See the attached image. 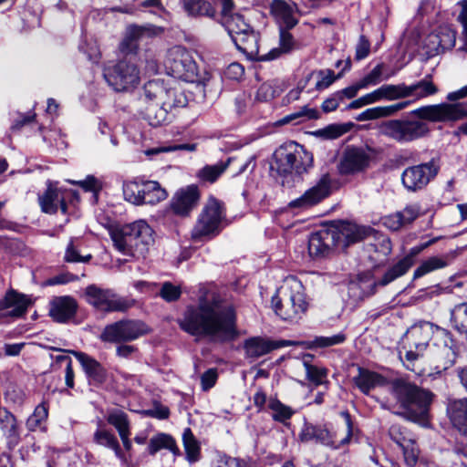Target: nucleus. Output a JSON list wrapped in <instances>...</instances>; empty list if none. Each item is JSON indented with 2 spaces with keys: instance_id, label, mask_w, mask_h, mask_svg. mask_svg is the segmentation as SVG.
<instances>
[{
  "instance_id": "f257e3e1",
  "label": "nucleus",
  "mask_w": 467,
  "mask_h": 467,
  "mask_svg": "<svg viewBox=\"0 0 467 467\" xmlns=\"http://www.w3.org/2000/svg\"><path fill=\"white\" fill-rule=\"evenodd\" d=\"M178 323L186 333L212 342H228L238 336L234 307L213 292L203 293L196 305L188 306Z\"/></svg>"
},
{
  "instance_id": "f03ea898",
  "label": "nucleus",
  "mask_w": 467,
  "mask_h": 467,
  "mask_svg": "<svg viewBox=\"0 0 467 467\" xmlns=\"http://www.w3.org/2000/svg\"><path fill=\"white\" fill-rule=\"evenodd\" d=\"M466 115L467 110L460 104L429 105L412 110L406 118L383 121L379 126V132L398 143L404 144L429 134L431 130L426 121H452Z\"/></svg>"
},
{
  "instance_id": "7ed1b4c3",
  "label": "nucleus",
  "mask_w": 467,
  "mask_h": 467,
  "mask_svg": "<svg viewBox=\"0 0 467 467\" xmlns=\"http://www.w3.org/2000/svg\"><path fill=\"white\" fill-rule=\"evenodd\" d=\"M371 232L369 227L341 221L313 233L308 240V252L312 257L329 255L335 247L346 249L364 240Z\"/></svg>"
},
{
  "instance_id": "20e7f679",
  "label": "nucleus",
  "mask_w": 467,
  "mask_h": 467,
  "mask_svg": "<svg viewBox=\"0 0 467 467\" xmlns=\"http://www.w3.org/2000/svg\"><path fill=\"white\" fill-rule=\"evenodd\" d=\"M143 99L151 102L148 118L151 125H161L168 120L169 112L187 105V98L182 89L171 87L162 79L148 81L143 87Z\"/></svg>"
},
{
  "instance_id": "39448f33",
  "label": "nucleus",
  "mask_w": 467,
  "mask_h": 467,
  "mask_svg": "<svg viewBox=\"0 0 467 467\" xmlns=\"http://www.w3.org/2000/svg\"><path fill=\"white\" fill-rule=\"evenodd\" d=\"M391 393L405 410L408 419L415 422L426 420L433 397L431 392L397 379L392 383Z\"/></svg>"
},
{
  "instance_id": "423d86ee",
  "label": "nucleus",
  "mask_w": 467,
  "mask_h": 467,
  "mask_svg": "<svg viewBox=\"0 0 467 467\" xmlns=\"http://www.w3.org/2000/svg\"><path fill=\"white\" fill-rule=\"evenodd\" d=\"M152 230L144 220H139L112 233L114 246L125 255L142 254L152 240Z\"/></svg>"
},
{
  "instance_id": "0eeeda50",
  "label": "nucleus",
  "mask_w": 467,
  "mask_h": 467,
  "mask_svg": "<svg viewBox=\"0 0 467 467\" xmlns=\"http://www.w3.org/2000/svg\"><path fill=\"white\" fill-rule=\"evenodd\" d=\"M345 418L344 435L339 430L332 431L326 425L306 423L300 432V440L304 442L315 441L333 450H337L349 443L352 437V421L348 412H343Z\"/></svg>"
},
{
  "instance_id": "6e6552de",
  "label": "nucleus",
  "mask_w": 467,
  "mask_h": 467,
  "mask_svg": "<svg viewBox=\"0 0 467 467\" xmlns=\"http://www.w3.org/2000/svg\"><path fill=\"white\" fill-rule=\"evenodd\" d=\"M432 337L435 342L441 338H445L449 342V330L430 322L412 326L405 334V342L409 346L405 358L408 361H414L421 357Z\"/></svg>"
},
{
  "instance_id": "1a4fd4ad",
  "label": "nucleus",
  "mask_w": 467,
  "mask_h": 467,
  "mask_svg": "<svg viewBox=\"0 0 467 467\" xmlns=\"http://www.w3.org/2000/svg\"><path fill=\"white\" fill-rule=\"evenodd\" d=\"M225 213L223 202L215 198H210L192 230V238L194 241H203L218 235L223 229Z\"/></svg>"
},
{
  "instance_id": "9d476101",
  "label": "nucleus",
  "mask_w": 467,
  "mask_h": 467,
  "mask_svg": "<svg viewBox=\"0 0 467 467\" xmlns=\"http://www.w3.org/2000/svg\"><path fill=\"white\" fill-rule=\"evenodd\" d=\"M274 157L277 171L284 175L292 171L301 174L311 167L313 161L312 154L294 141L279 147Z\"/></svg>"
},
{
  "instance_id": "9b49d317",
  "label": "nucleus",
  "mask_w": 467,
  "mask_h": 467,
  "mask_svg": "<svg viewBox=\"0 0 467 467\" xmlns=\"http://www.w3.org/2000/svg\"><path fill=\"white\" fill-rule=\"evenodd\" d=\"M123 194L126 201L135 205H154L168 196L158 182L140 179L124 183Z\"/></svg>"
},
{
  "instance_id": "f8f14e48",
  "label": "nucleus",
  "mask_w": 467,
  "mask_h": 467,
  "mask_svg": "<svg viewBox=\"0 0 467 467\" xmlns=\"http://www.w3.org/2000/svg\"><path fill=\"white\" fill-rule=\"evenodd\" d=\"M103 77L108 85L117 92L131 91L140 80L138 67L127 60H120L114 65L105 67Z\"/></svg>"
},
{
  "instance_id": "ddd939ff",
  "label": "nucleus",
  "mask_w": 467,
  "mask_h": 467,
  "mask_svg": "<svg viewBox=\"0 0 467 467\" xmlns=\"http://www.w3.org/2000/svg\"><path fill=\"white\" fill-rule=\"evenodd\" d=\"M147 333L145 323L124 319L106 326L99 337L103 342L120 343L135 340Z\"/></svg>"
},
{
  "instance_id": "4468645a",
  "label": "nucleus",
  "mask_w": 467,
  "mask_h": 467,
  "mask_svg": "<svg viewBox=\"0 0 467 467\" xmlns=\"http://www.w3.org/2000/svg\"><path fill=\"white\" fill-rule=\"evenodd\" d=\"M86 301L98 311L110 313L127 310L129 302L115 294L110 289H104L96 285H90L85 289Z\"/></svg>"
},
{
  "instance_id": "2eb2a0df",
  "label": "nucleus",
  "mask_w": 467,
  "mask_h": 467,
  "mask_svg": "<svg viewBox=\"0 0 467 467\" xmlns=\"http://www.w3.org/2000/svg\"><path fill=\"white\" fill-rule=\"evenodd\" d=\"M439 171V161L433 158L428 162L406 168L401 174V182L409 192H415L424 189Z\"/></svg>"
},
{
  "instance_id": "dca6fc26",
  "label": "nucleus",
  "mask_w": 467,
  "mask_h": 467,
  "mask_svg": "<svg viewBox=\"0 0 467 467\" xmlns=\"http://www.w3.org/2000/svg\"><path fill=\"white\" fill-rule=\"evenodd\" d=\"M166 68L174 78L184 81H193L197 76V65L191 53L181 46L169 50L165 62Z\"/></svg>"
},
{
  "instance_id": "f3484780",
  "label": "nucleus",
  "mask_w": 467,
  "mask_h": 467,
  "mask_svg": "<svg viewBox=\"0 0 467 467\" xmlns=\"http://www.w3.org/2000/svg\"><path fill=\"white\" fill-rule=\"evenodd\" d=\"M447 414L452 426L459 432L454 451L467 457V398L449 400Z\"/></svg>"
},
{
  "instance_id": "a211bd4d",
  "label": "nucleus",
  "mask_w": 467,
  "mask_h": 467,
  "mask_svg": "<svg viewBox=\"0 0 467 467\" xmlns=\"http://www.w3.org/2000/svg\"><path fill=\"white\" fill-rule=\"evenodd\" d=\"M370 149L348 147L339 161L338 171L341 175H352L364 171L371 160Z\"/></svg>"
},
{
  "instance_id": "6ab92c4d",
  "label": "nucleus",
  "mask_w": 467,
  "mask_h": 467,
  "mask_svg": "<svg viewBox=\"0 0 467 467\" xmlns=\"http://www.w3.org/2000/svg\"><path fill=\"white\" fill-rule=\"evenodd\" d=\"M440 238L441 237H434L425 243L412 247L406 256H404L397 264L388 269L381 279L374 282L373 286H385L397 278L404 275L414 265V257L421 253L424 249L436 243L438 240H440Z\"/></svg>"
},
{
  "instance_id": "aec40b11",
  "label": "nucleus",
  "mask_w": 467,
  "mask_h": 467,
  "mask_svg": "<svg viewBox=\"0 0 467 467\" xmlns=\"http://www.w3.org/2000/svg\"><path fill=\"white\" fill-rule=\"evenodd\" d=\"M332 180L329 174H324L317 183L305 192L303 195L290 202L291 208L308 209L327 198L331 192Z\"/></svg>"
},
{
  "instance_id": "412c9836",
  "label": "nucleus",
  "mask_w": 467,
  "mask_h": 467,
  "mask_svg": "<svg viewBox=\"0 0 467 467\" xmlns=\"http://www.w3.org/2000/svg\"><path fill=\"white\" fill-rule=\"evenodd\" d=\"M200 193L197 186L189 185L176 192L170 202L171 212L179 216H188L197 206Z\"/></svg>"
},
{
  "instance_id": "4be33fe9",
  "label": "nucleus",
  "mask_w": 467,
  "mask_h": 467,
  "mask_svg": "<svg viewBox=\"0 0 467 467\" xmlns=\"http://www.w3.org/2000/svg\"><path fill=\"white\" fill-rule=\"evenodd\" d=\"M296 344L297 343L296 341L292 340H268L255 337L246 339L244 348L247 358L256 359L264 355L268 354L272 350L295 346Z\"/></svg>"
},
{
  "instance_id": "5701e85b",
  "label": "nucleus",
  "mask_w": 467,
  "mask_h": 467,
  "mask_svg": "<svg viewBox=\"0 0 467 467\" xmlns=\"http://www.w3.org/2000/svg\"><path fill=\"white\" fill-rule=\"evenodd\" d=\"M0 431L9 449L17 446L21 441V430L16 416L6 409H0Z\"/></svg>"
},
{
  "instance_id": "b1692460",
  "label": "nucleus",
  "mask_w": 467,
  "mask_h": 467,
  "mask_svg": "<svg viewBox=\"0 0 467 467\" xmlns=\"http://www.w3.org/2000/svg\"><path fill=\"white\" fill-rule=\"evenodd\" d=\"M78 303L73 297L57 296L50 303L49 315L55 321L66 323L76 315Z\"/></svg>"
},
{
  "instance_id": "393cba45",
  "label": "nucleus",
  "mask_w": 467,
  "mask_h": 467,
  "mask_svg": "<svg viewBox=\"0 0 467 467\" xmlns=\"http://www.w3.org/2000/svg\"><path fill=\"white\" fill-rule=\"evenodd\" d=\"M27 306L28 301L25 296L9 292L0 300V317H20L26 312Z\"/></svg>"
},
{
  "instance_id": "a878e982",
  "label": "nucleus",
  "mask_w": 467,
  "mask_h": 467,
  "mask_svg": "<svg viewBox=\"0 0 467 467\" xmlns=\"http://www.w3.org/2000/svg\"><path fill=\"white\" fill-rule=\"evenodd\" d=\"M280 292H285L292 305L302 317L307 309L305 289L302 283L296 277H288L280 287Z\"/></svg>"
},
{
  "instance_id": "bb28decb",
  "label": "nucleus",
  "mask_w": 467,
  "mask_h": 467,
  "mask_svg": "<svg viewBox=\"0 0 467 467\" xmlns=\"http://www.w3.org/2000/svg\"><path fill=\"white\" fill-rule=\"evenodd\" d=\"M296 5L284 0H274L271 5V12L274 15L280 29H291L298 20L296 17Z\"/></svg>"
},
{
  "instance_id": "cd10ccee",
  "label": "nucleus",
  "mask_w": 467,
  "mask_h": 467,
  "mask_svg": "<svg viewBox=\"0 0 467 467\" xmlns=\"http://www.w3.org/2000/svg\"><path fill=\"white\" fill-rule=\"evenodd\" d=\"M93 441L99 446L112 450L115 456L121 462H127L117 437L106 428L102 420L98 421V428L93 434Z\"/></svg>"
},
{
  "instance_id": "c85d7f7f",
  "label": "nucleus",
  "mask_w": 467,
  "mask_h": 467,
  "mask_svg": "<svg viewBox=\"0 0 467 467\" xmlns=\"http://www.w3.org/2000/svg\"><path fill=\"white\" fill-rule=\"evenodd\" d=\"M39 204L42 211L47 213H55L58 209L66 213L67 209L65 202V192L54 188L51 184L48 185L46 192L39 196Z\"/></svg>"
},
{
  "instance_id": "c756f323",
  "label": "nucleus",
  "mask_w": 467,
  "mask_h": 467,
  "mask_svg": "<svg viewBox=\"0 0 467 467\" xmlns=\"http://www.w3.org/2000/svg\"><path fill=\"white\" fill-rule=\"evenodd\" d=\"M70 353L80 363L88 379L97 383H101L105 380L106 370L98 360L84 352L70 351Z\"/></svg>"
},
{
  "instance_id": "7c9ffc66",
  "label": "nucleus",
  "mask_w": 467,
  "mask_h": 467,
  "mask_svg": "<svg viewBox=\"0 0 467 467\" xmlns=\"http://www.w3.org/2000/svg\"><path fill=\"white\" fill-rule=\"evenodd\" d=\"M353 381L365 395H368L377 387H382L387 384L385 377L363 368H358V373L353 378Z\"/></svg>"
},
{
  "instance_id": "2f4dec72",
  "label": "nucleus",
  "mask_w": 467,
  "mask_h": 467,
  "mask_svg": "<svg viewBox=\"0 0 467 467\" xmlns=\"http://www.w3.org/2000/svg\"><path fill=\"white\" fill-rule=\"evenodd\" d=\"M234 8H231L226 14H222L223 25L226 31L231 36L232 40L235 39V36H240L244 33L251 31L252 26L245 22L243 15L239 13H234Z\"/></svg>"
},
{
  "instance_id": "473e14b6",
  "label": "nucleus",
  "mask_w": 467,
  "mask_h": 467,
  "mask_svg": "<svg viewBox=\"0 0 467 467\" xmlns=\"http://www.w3.org/2000/svg\"><path fill=\"white\" fill-rule=\"evenodd\" d=\"M272 306L275 312L284 320L294 321L301 317L292 305L290 298L287 297L285 292H280V288L272 296Z\"/></svg>"
},
{
  "instance_id": "72a5a7b5",
  "label": "nucleus",
  "mask_w": 467,
  "mask_h": 467,
  "mask_svg": "<svg viewBox=\"0 0 467 467\" xmlns=\"http://www.w3.org/2000/svg\"><path fill=\"white\" fill-rule=\"evenodd\" d=\"M441 344H438L437 342H434L433 344L434 346L439 347L436 368L440 370H446L455 363L457 354L452 348L453 339L450 331L449 342H447L445 338H441Z\"/></svg>"
},
{
  "instance_id": "f704fd0d",
  "label": "nucleus",
  "mask_w": 467,
  "mask_h": 467,
  "mask_svg": "<svg viewBox=\"0 0 467 467\" xmlns=\"http://www.w3.org/2000/svg\"><path fill=\"white\" fill-rule=\"evenodd\" d=\"M408 102H399L389 106H379L375 108L367 109L359 113L355 119L358 121H367L377 119L384 117L392 116L398 111L405 109Z\"/></svg>"
},
{
  "instance_id": "c9c22d12",
  "label": "nucleus",
  "mask_w": 467,
  "mask_h": 467,
  "mask_svg": "<svg viewBox=\"0 0 467 467\" xmlns=\"http://www.w3.org/2000/svg\"><path fill=\"white\" fill-rule=\"evenodd\" d=\"M258 34L252 29L247 34L235 36L233 40L238 50L245 54L251 59H256L259 55Z\"/></svg>"
},
{
  "instance_id": "e433bc0d",
  "label": "nucleus",
  "mask_w": 467,
  "mask_h": 467,
  "mask_svg": "<svg viewBox=\"0 0 467 467\" xmlns=\"http://www.w3.org/2000/svg\"><path fill=\"white\" fill-rule=\"evenodd\" d=\"M447 255L431 256L424 260L414 271L413 278H420L433 271L445 268L449 265Z\"/></svg>"
},
{
  "instance_id": "4c0bfd02",
  "label": "nucleus",
  "mask_w": 467,
  "mask_h": 467,
  "mask_svg": "<svg viewBox=\"0 0 467 467\" xmlns=\"http://www.w3.org/2000/svg\"><path fill=\"white\" fill-rule=\"evenodd\" d=\"M185 11L192 16H204L213 17L215 10L213 5L205 0H182Z\"/></svg>"
},
{
  "instance_id": "58836bf2",
  "label": "nucleus",
  "mask_w": 467,
  "mask_h": 467,
  "mask_svg": "<svg viewBox=\"0 0 467 467\" xmlns=\"http://www.w3.org/2000/svg\"><path fill=\"white\" fill-rule=\"evenodd\" d=\"M405 89L406 98L412 96L416 99L426 98L438 91L436 86L428 79H422L410 86L405 85Z\"/></svg>"
},
{
  "instance_id": "ea45409f",
  "label": "nucleus",
  "mask_w": 467,
  "mask_h": 467,
  "mask_svg": "<svg viewBox=\"0 0 467 467\" xmlns=\"http://www.w3.org/2000/svg\"><path fill=\"white\" fill-rule=\"evenodd\" d=\"M148 449L150 454L151 455L155 454L161 449H168L174 454L179 453V449L176 446L174 439L171 436L164 433L151 438Z\"/></svg>"
},
{
  "instance_id": "a19ab883",
  "label": "nucleus",
  "mask_w": 467,
  "mask_h": 467,
  "mask_svg": "<svg viewBox=\"0 0 467 467\" xmlns=\"http://www.w3.org/2000/svg\"><path fill=\"white\" fill-rule=\"evenodd\" d=\"M229 158L226 161H219L213 165H206L198 171V177L204 182H214L227 169L231 162Z\"/></svg>"
},
{
  "instance_id": "79ce46f5",
  "label": "nucleus",
  "mask_w": 467,
  "mask_h": 467,
  "mask_svg": "<svg viewBox=\"0 0 467 467\" xmlns=\"http://www.w3.org/2000/svg\"><path fill=\"white\" fill-rule=\"evenodd\" d=\"M310 358V356H306L303 360V365L306 373V379L316 386L322 385L327 382V369L311 365L309 359Z\"/></svg>"
},
{
  "instance_id": "37998d69",
  "label": "nucleus",
  "mask_w": 467,
  "mask_h": 467,
  "mask_svg": "<svg viewBox=\"0 0 467 467\" xmlns=\"http://www.w3.org/2000/svg\"><path fill=\"white\" fill-rule=\"evenodd\" d=\"M451 322L458 332L467 333V303L453 307L451 311Z\"/></svg>"
},
{
  "instance_id": "c03bdc74",
  "label": "nucleus",
  "mask_w": 467,
  "mask_h": 467,
  "mask_svg": "<svg viewBox=\"0 0 467 467\" xmlns=\"http://www.w3.org/2000/svg\"><path fill=\"white\" fill-rule=\"evenodd\" d=\"M383 69L384 65L378 64L368 75L359 80V87H364L366 88L368 86H376L382 80H387L395 74V72H390L384 75Z\"/></svg>"
},
{
  "instance_id": "a18cd8bd",
  "label": "nucleus",
  "mask_w": 467,
  "mask_h": 467,
  "mask_svg": "<svg viewBox=\"0 0 467 467\" xmlns=\"http://www.w3.org/2000/svg\"><path fill=\"white\" fill-rule=\"evenodd\" d=\"M182 441L188 461L196 462L200 454V446L190 428L183 431Z\"/></svg>"
},
{
  "instance_id": "49530a36",
  "label": "nucleus",
  "mask_w": 467,
  "mask_h": 467,
  "mask_svg": "<svg viewBox=\"0 0 467 467\" xmlns=\"http://www.w3.org/2000/svg\"><path fill=\"white\" fill-rule=\"evenodd\" d=\"M48 416V407L46 402H42L35 408L32 415L26 420V425L28 431H35L41 424L46 421Z\"/></svg>"
},
{
  "instance_id": "de8ad7c7",
  "label": "nucleus",
  "mask_w": 467,
  "mask_h": 467,
  "mask_svg": "<svg viewBox=\"0 0 467 467\" xmlns=\"http://www.w3.org/2000/svg\"><path fill=\"white\" fill-rule=\"evenodd\" d=\"M107 421L119 432V435L130 431V421L128 416L122 410H112L107 416Z\"/></svg>"
},
{
  "instance_id": "09e8293b",
  "label": "nucleus",
  "mask_w": 467,
  "mask_h": 467,
  "mask_svg": "<svg viewBox=\"0 0 467 467\" xmlns=\"http://www.w3.org/2000/svg\"><path fill=\"white\" fill-rule=\"evenodd\" d=\"M318 118L319 112L317 109H312L308 108L307 106H304L300 108L298 110L284 117L283 122L289 123L292 121H296V123H299L306 119H317Z\"/></svg>"
},
{
  "instance_id": "8fccbe9b",
  "label": "nucleus",
  "mask_w": 467,
  "mask_h": 467,
  "mask_svg": "<svg viewBox=\"0 0 467 467\" xmlns=\"http://www.w3.org/2000/svg\"><path fill=\"white\" fill-rule=\"evenodd\" d=\"M144 33V28L141 26H131L128 28V33L120 45L122 52L131 53L136 47V40L139 39Z\"/></svg>"
},
{
  "instance_id": "3c124183",
  "label": "nucleus",
  "mask_w": 467,
  "mask_h": 467,
  "mask_svg": "<svg viewBox=\"0 0 467 467\" xmlns=\"http://www.w3.org/2000/svg\"><path fill=\"white\" fill-rule=\"evenodd\" d=\"M434 37L438 39L439 47L443 51L455 46L456 32L449 26H442L440 27Z\"/></svg>"
},
{
  "instance_id": "603ef678",
  "label": "nucleus",
  "mask_w": 467,
  "mask_h": 467,
  "mask_svg": "<svg viewBox=\"0 0 467 467\" xmlns=\"http://www.w3.org/2000/svg\"><path fill=\"white\" fill-rule=\"evenodd\" d=\"M268 407L273 412V419L276 421L285 422L289 420L294 413L290 407L283 404L278 400H270Z\"/></svg>"
},
{
  "instance_id": "864d4df0",
  "label": "nucleus",
  "mask_w": 467,
  "mask_h": 467,
  "mask_svg": "<svg viewBox=\"0 0 467 467\" xmlns=\"http://www.w3.org/2000/svg\"><path fill=\"white\" fill-rule=\"evenodd\" d=\"M382 99L385 100H395L406 98L405 84L392 85L386 84L380 87Z\"/></svg>"
},
{
  "instance_id": "5fc2aeb1",
  "label": "nucleus",
  "mask_w": 467,
  "mask_h": 467,
  "mask_svg": "<svg viewBox=\"0 0 467 467\" xmlns=\"http://www.w3.org/2000/svg\"><path fill=\"white\" fill-rule=\"evenodd\" d=\"M346 340L343 333H338L330 337H316L312 341L308 342L309 348H327L342 344Z\"/></svg>"
},
{
  "instance_id": "6e6d98bb",
  "label": "nucleus",
  "mask_w": 467,
  "mask_h": 467,
  "mask_svg": "<svg viewBox=\"0 0 467 467\" xmlns=\"http://www.w3.org/2000/svg\"><path fill=\"white\" fill-rule=\"evenodd\" d=\"M354 127L351 122L343 124H331L321 130L323 136L329 140L337 139L340 136L348 133Z\"/></svg>"
},
{
  "instance_id": "4d7b16f0",
  "label": "nucleus",
  "mask_w": 467,
  "mask_h": 467,
  "mask_svg": "<svg viewBox=\"0 0 467 467\" xmlns=\"http://www.w3.org/2000/svg\"><path fill=\"white\" fill-rule=\"evenodd\" d=\"M400 448L403 451L406 464L410 467H413L417 463L420 454V450L416 445L414 439L412 438L408 441V443L402 445Z\"/></svg>"
},
{
  "instance_id": "13d9d810",
  "label": "nucleus",
  "mask_w": 467,
  "mask_h": 467,
  "mask_svg": "<svg viewBox=\"0 0 467 467\" xmlns=\"http://www.w3.org/2000/svg\"><path fill=\"white\" fill-rule=\"evenodd\" d=\"M77 239H71L67 246L65 252V260L68 263H86L91 259V255H81L78 250V246L75 244Z\"/></svg>"
},
{
  "instance_id": "bf43d9fd",
  "label": "nucleus",
  "mask_w": 467,
  "mask_h": 467,
  "mask_svg": "<svg viewBox=\"0 0 467 467\" xmlns=\"http://www.w3.org/2000/svg\"><path fill=\"white\" fill-rule=\"evenodd\" d=\"M390 439L396 442L399 447L408 443L412 439L409 432L400 424H392L389 430Z\"/></svg>"
},
{
  "instance_id": "052dcab7",
  "label": "nucleus",
  "mask_w": 467,
  "mask_h": 467,
  "mask_svg": "<svg viewBox=\"0 0 467 467\" xmlns=\"http://www.w3.org/2000/svg\"><path fill=\"white\" fill-rule=\"evenodd\" d=\"M316 74L317 77V81L315 85L317 90L327 88L337 78L341 76L339 74L337 77H335L334 71L331 69H322L317 71Z\"/></svg>"
},
{
  "instance_id": "680f3d73",
  "label": "nucleus",
  "mask_w": 467,
  "mask_h": 467,
  "mask_svg": "<svg viewBox=\"0 0 467 467\" xmlns=\"http://www.w3.org/2000/svg\"><path fill=\"white\" fill-rule=\"evenodd\" d=\"M71 183L78 184L85 191L93 192L94 201H97L99 192L101 190V184L94 176H88L83 181H72Z\"/></svg>"
},
{
  "instance_id": "e2e57ef3",
  "label": "nucleus",
  "mask_w": 467,
  "mask_h": 467,
  "mask_svg": "<svg viewBox=\"0 0 467 467\" xmlns=\"http://www.w3.org/2000/svg\"><path fill=\"white\" fill-rule=\"evenodd\" d=\"M182 294L181 288L170 282L162 284L160 296L167 302H173L180 298Z\"/></svg>"
},
{
  "instance_id": "0e129e2a",
  "label": "nucleus",
  "mask_w": 467,
  "mask_h": 467,
  "mask_svg": "<svg viewBox=\"0 0 467 467\" xmlns=\"http://www.w3.org/2000/svg\"><path fill=\"white\" fill-rule=\"evenodd\" d=\"M178 150H185L189 151H193L196 150L195 144H180L170 147H155L145 150V154L149 157H152L154 155L162 153V152H170Z\"/></svg>"
},
{
  "instance_id": "69168bd1",
  "label": "nucleus",
  "mask_w": 467,
  "mask_h": 467,
  "mask_svg": "<svg viewBox=\"0 0 467 467\" xmlns=\"http://www.w3.org/2000/svg\"><path fill=\"white\" fill-rule=\"evenodd\" d=\"M420 207L417 204H411L399 212L404 225L412 223L420 214Z\"/></svg>"
},
{
  "instance_id": "338daca9",
  "label": "nucleus",
  "mask_w": 467,
  "mask_h": 467,
  "mask_svg": "<svg viewBox=\"0 0 467 467\" xmlns=\"http://www.w3.org/2000/svg\"><path fill=\"white\" fill-rule=\"evenodd\" d=\"M276 89L271 83H264L256 93V99L260 101H269L276 96Z\"/></svg>"
},
{
  "instance_id": "774afa93",
  "label": "nucleus",
  "mask_w": 467,
  "mask_h": 467,
  "mask_svg": "<svg viewBox=\"0 0 467 467\" xmlns=\"http://www.w3.org/2000/svg\"><path fill=\"white\" fill-rule=\"evenodd\" d=\"M462 8L459 15V21L462 26V38L463 45L459 48V51H466L467 52V1L463 2L462 5Z\"/></svg>"
}]
</instances>
